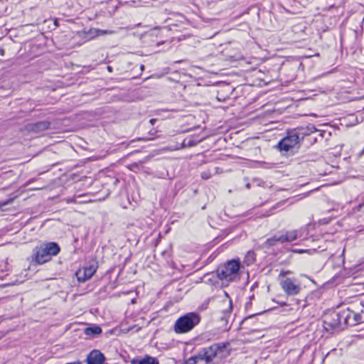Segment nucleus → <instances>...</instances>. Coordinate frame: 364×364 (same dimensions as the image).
<instances>
[{"mask_svg": "<svg viewBox=\"0 0 364 364\" xmlns=\"http://www.w3.org/2000/svg\"><path fill=\"white\" fill-rule=\"evenodd\" d=\"M317 129L313 125L306 127H298L287 132V135L280 140L277 147L280 151H294L298 149L301 141L306 136L316 132Z\"/></svg>", "mask_w": 364, "mask_h": 364, "instance_id": "1", "label": "nucleus"}, {"mask_svg": "<svg viewBox=\"0 0 364 364\" xmlns=\"http://www.w3.org/2000/svg\"><path fill=\"white\" fill-rule=\"evenodd\" d=\"M60 251V247L55 242L41 244L33 249L32 260L38 264L49 262L53 256H56Z\"/></svg>", "mask_w": 364, "mask_h": 364, "instance_id": "2", "label": "nucleus"}, {"mask_svg": "<svg viewBox=\"0 0 364 364\" xmlns=\"http://www.w3.org/2000/svg\"><path fill=\"white\" fill-rule=\"evenodd\" d=\"M240 262L231 259L220 264L216 269L218 278L221 281L232 282L240 279Z\"/></svg>", "mask_w": 364, "mask_h": 364, "instance_id": "3", "label": "nucleus"}, {"mask_svg": "<svg viewBox=\"0 0 364 364\" xmlns=\"http://www.w3.org/2000/svg\"><path fill=\"white\" fill-rule=\"evenodd\" d=\"M200 321V316L195 312L187 313L180 316L173 326L174 331L178 334L186 333L192 331Z\"/></svg>", "mask_w": 364, "mask_h": 364, "instance_id": "4", "label": "nucleus"}, {"mask_svg": "<svg viewBox=\"0 0 364 364\" xmlns=\"http://www.w3.org/2000/svg\"><path fill=\"white\" fill-rule=\"evenodd\" d=\"M226 347L227 343H218L201 349L199 351V356L201 357L203 363L201 364H208L211 362L219 353H223Z\"/></svg>", "mask_w": 364, "mask_h": 364, "instance_id": "5", "label": "nucleus"}, {"mask_svg": "<svg viewBox=\"0 0 364 364\" xmlns=\"http://www.w3.org/2000/svg\"><path fill=\"white\" fill-rule=\"evenodd\" d=\"M348 316L344 317L341 313L331 312L327 314L323 321V327L327 331H331L339 328L341 324V319L346 320Z\"/></svg>", "mask_w": 364, "mask_h": 364, "instance_id": "6", "label": "nucleus"}, {"mask_svg": "<svg viewBox=\"0 0 364 364\" xmlns=\"http://www.w3.org/2000/svg\"><path fill=\"white\" fill-rule=\"evenodd\" d=\"M280 286L286 294L291 296L299 294L301 289V286L290 278L281 281Z\"/></svg>", "mask_w": 364, "mask_h": 364, "instance_id": "7", "label": "nucleus"}, {"mask_svg": "<svg viewBox=\"0 0 364 364\" xmlns=\"http://www.w3.org/2000/svg\"><path fill=\"white\" fill-rule=\"evenodd\" d=\"M97 262L93 260L89 262L87 265L84 267L83 272H77V277L79 282H85L90 279L96 272L97 269Z\"/></svg>", "mask_w": 364, "mask_h": 364, "instance_id": "8", "label": "nucleus"}, {"mask_svg": "<svg viewBox=\"0 0 364 364\" xmlns=\"http://www.w3.org/2000/svg\"><path fill=\"white\" fill-rule=\"evenodd\" d=\"M50 122L49 121H41L36 123H30L26 125V129L28 132L34 133H41L50 128Z\"/></svg>", "mask_w": 364, "mask_h": 364, "instance_id": "9", "label": "nucleus"}, {"mask_svg": "<svg viewBox=\"0 0 364 364\" xmlns=\"http://www.w3.org/2000/svg\"><path fill=\"white\" fill-rule=\"evenodd\" d=\"M105 357L100 350H93L87 356V364H102Z\"/></svg>", "mask_w": 364, "mask_h": 364, "instance_id": "10", "label": "nucleus"}, {"mask_svg": "<svg viewBox=\"0 0 364 364\" xmlns=\"http://www.w3.org/2000/svg\"><path fill=\"white\" fill-rule=\"evenodd\" d=\"M276 242H287L286 241L284 230L278 232L273 237L268 238L267 240V244H268L270 246L274 245Z\"/></svg>", "mask_w": 364, "mask_h": 364, "instance_id": "11", "label": "nucleus"}, {"mask_svg": "<svg viewBox=\"0 0 364 364\" xmlns=\"http://www.w3.org/2000/svg\"><path fill=\"white\" fill-rule=\"evenodd\" d=\"M131 364H159L157 358L149 355L139 360H132Z\"/></svg>", "mask_w": 364, "mask_h": 364, "instance_id": "12", "label": "nucleus"}, {"mask_svg": "<svg viewBox=\"0 0 364 364\" xmlns=\"http://www.w3.org/2000/svg\"><path fill=\"white\" fill-rule=\"evenodd\" d=\"M200 141V140H195L192 138H186L178 146L176 147V149H183L186 147H192L198 144Z\"/></svg>", "mask_w": 364, "mask_h": 364, "instance_id": "13", "label": "nucleus"}, {"mask_svg": "<svg viewBox=\"0 0 364 364\" xmlns=\"http://www.w3.org/2000/svg\"><path fill=\"white\" fill-rule=\"evenodd\" d=\"M85 333L89 336H95L102 333V328L98 326L87 327L85 329Z\"/></svg>", "mask_w": 364, "mask_h": 364, "instance_id": "14", "label": "nucleus"}, {"mask_svg": "<svg viewBox=\"0 0 364 364\" xmlns=\"http://www.w3.org/2000/svg\"><path fill=\"white\" fill-rule=\"evenodd\" d=\"M284 233L287 242H291L299 237V231L296 230H284Z\"/></svg>", "mask_w": 364, "mask_h": 364, "instance_id": "15", "label": "nucleus"}, {"mask_svg": "<svg viewBox=\"0 0 364 364\" xmlns=\"http://www.w3.org/2000/svg\"><path fill=\"white\" fill-rule=\"evenodd\" d=\"M187 364H201L203 363L202 362L201 357L199 356V352L197 353V355H195L194 356H192L189 358L187 361Z\"/></svg>", "mask_w": 364, "mask_h": 364, "instance_id": "16", "label": "nucleus"}, {"mask_svg": "<svg viewBox=\"0 0 364 364\" xmlns=\"http://www.w3.org/2000/svg\"><path fill=\"white\" fill-rule=\"evenodd\" d=\"M14 200V198H9L5 201H0V208L12 203Z\"/></svg>", "mask_w": 364, "mask_h": 364, "instance_id": "17", "label": "nucleus"}, {"mask_svg": "<svg viewBox=\"0 0 364 364\" xmlns=\"http://www.w3.org/2000/svg\"><path fill=\"white\" fill-rule=\"evenodd\" d=\"M362 316L359 314H354L353 318L356 323L361 322Z\"/></svg>", "mask_w": 364, "mask_h": 364, "instance_id": "18", "label": "nucleus"}, {"mask_svg": "<svg viewBox=\"0 0 364 364\" xmlns=\"http://www.w3.org/2000/svg\"><path fill=\"white\" fill-rule=\"evenodd\" d=\"M140 0H120L119 2L121 4H129V3H136Z\"/></svg>", "mask_w": 364, "mask_h": 364, "instance_id": "19", "label": "nucleus"}, {"mask_svg": "<svg viewBox=\"0 0 364 364\" xmlns=\"http://www.w3.org/2000/svg\"><path fill=\"white\" fill-rule=\"evenodd\" d=\"M291 272L290 271H289V270H287V271H282V272H280V274H279V277H285L286 275L289 274H291Z\"/></svg>", "mask_w": 364, "mask_h": 364, "instance_id": "20", "label": "nucleus"}, {"mask_svg": "<svg viewBox=\"0 0 364 364\" xmlns=\"http://www.w3.org/2000/svg\"><path fill=\"white\" fill-rule=\"evenodd\" d=\"M201 176L204 179H208L210 177V174L206 172H203Z\"/></svg>", "mask_w": 364, "mask_h": 364, "instance_id": "21", "label": "nucleus"}, {"mask_svg": "<svg viewBox=\"0 0 364 364\" xmlns=\"http://www.w3.org/2000/svg\"><path fill=\"white\" fill-rule=\"evenodd\" d=\"M152 139H154V137H150V138H138L137 141H141V140L148 141V140H152ZM135 141H136V139H134V140L132 141V142H134Z\"/></svg>", "mask_w": 364, "mask_h": 364, "instance_id": "22", "label": "nucleus"}, {"mask_svg": "<svg viewBox=\"0 0 364 364\" xmlns=\"http://www.w3.org/2000/svg\"><path fill=\"white\" fill-rule=\"evenodd\" d=\"M156 133L157 130H156L155 129H152L151 130L149 131V134L151 136H154Z\"/></svg>", "mask_w": 364, "mask_h": 364, "instance_id": "23", "label": "nucleus"}, {"mask_svg": "<svg viewBox=\"0 0 364 364\" xmlns=\"http://www.w3.org/2000/svg\"><path fill=\"white\" fill-rule=\"evenodd\" d=\"M293 252H296V253H303V252H304L306 251L304 250H294Z\"/></svg>", "mask_w": 364, "mask_h": 364, "instance_id": "24", "label": "nucleus"}, {"mask_svg": "<svg viewBox=\"0 0 364 364\" xmlns=\"http://www.w3.org/2000/svg\"><path fill=\"white\" fill-rule=\"evenodd\" d=\"M156 119H151L149 120V123L151 124V125H154V124L156 123Z\"/></svg>", "mask_w": 364, "mask_h": 364, "instance_id": "25", "label": "nucleus"}, {"mask_svg": "<svg viewBox=\"0 0 364 364\" xmlns=\"http://www.w3.org/2000/svg\"><path fill=\"white\" fill-rule=\"evenodd\" d=\"M4 50L3 48H0V55H4Z\"/></svg>", "mask_w": 364, "mask_h": 364, "instance_id": "26", "label": "nucleus"}, {"mask_svg": "<svg viewBox=\"0 0 364 364\" xmlns=\"http://www.w3.org/2000/svg\"><path fill=\"white\" fill-rule=\"evenodd\" d=\"M107 70H109V72H112V68L111 66H107Z\"/></svg>", "mask_w": 364, "mask_h": 364, "instance_id": "27", "label": "nucleus"}, {"mask_svg": "<svg viewBox=\"0 0 364 364\" xmlns=\"http://www.w3.org/2000/svg\"><path fill=\"white\" fill-rule=\"evenodd\" d=\"M164 43V41H160V42L156 43V46H159L161 44H163Z\"/></svg>", "mask_w": 364, "mask_h": 364, "instance_id": "28", "label": "nucleus"}, {"mask_svg": "<svg viewBox=\"0 0 364 364\" xmlns=\"http://www.w3.org/2000/svg\"><path fill=\"white\" fill-rule=\"evenodd\" d=\"M281 306H284L286 305V303L285 302H279V303Z\"/></svg>", "mask_w": 364, "mask_h": 364, "instance_id": "29", "label": "nucleus"}, {"mask_svg": "<svg viewBox=\"0 0 364 364\" xmlns=\"http://www.w3.org/2000/svg\"><path fill=\"white\" fill-rule=\"evenodd\" d=\"M144 66L143 65H141V70H143V69H144Z\"/></svg>", "mask_w": 364, "mask_h": 364, "instance_id": "30", "label": "nucleus"}]
</instances>
